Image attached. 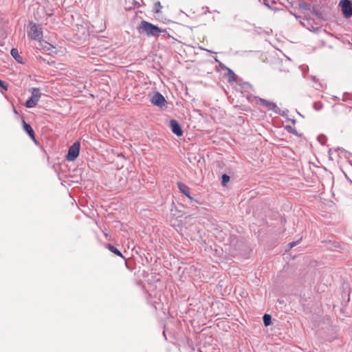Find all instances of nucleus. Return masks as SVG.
Returning <instances> with one entry per match:
<instances>
[{"label": "nucleus", "mask_w": 352, "mask_h": 352, "mask_svg": "<svg viewBox=\"0 0 352 352\" xmlns=\"http://www.w3.org/2000/svg\"><path fill=\"white\" fill-rule=\"evenodd\" d=\"M333 100H339V98H338V97H337V96H333Z\"/></svg>", "instance_id": "nucleus-24"}, {"label": "nucleus", "mask_w": 352, "mask_h": 352, "mask_svg": "<svg viewBox=\"0 0 352 352\" xmlns=\"http://www.w3.org/2000/svg\"><path fill=\"white\" fill-rule=\"evenodd\" d=\"M28 36L32 40L40 41L43 38V31L38 25L34 23L28 32Z\"/></svg>", "instance_id": "nucleus-4"}, {"label": "nucleus", "mask_w": 352, "mask_h": 352, "mask_svg": "<svg viewBox=\"0 0 352 352\" xmlns=\"http://www.w3.org/2000/svg\"><path fill=\"white\" fill-rule=\"evenodd\" d=\"M230 176L227 174H223L221 176V185L223 186H226L228 182H230Z\"/></svg>", "instance_id": "nucleus-16"}, {"label": "nucleus", "mask_w": 352, "mask_h": 352, "mask_svg": "<svg viewBox=\"0 0 352 352\" xmlns=\"http://www.w3.org/2000/svg\"><path fill=\"white\" fill-rule=\"evenodd\" d=\"M301 240V238L299 240H297L296 241H294L289 243L290 248H292L293 247L296 246L297 244L299 243V241Z\"/></svg>", "instance_id": "nucleus-21"}, {"label": "nucleus", "mask_w": 352, "mask_h": 352, "mask_svg": "<svg viewBox=\"0 0 352 352\" xmlns=\"http://www.w3.org/2000/svg\"><path fill=\"white\" fill-rule=\"evenodd\" d=\"M177 187L179 191L184 194L186 197H187L190 201H193V198L190 196V191L189 187L182 182H178L177 183Z\"/></svg>", "instance_id": "nucleus-9"}, {"label": "nucleus", "mask_w": 352, "mask_h": 352, "mask_svg": "<svg viewBox=\"0 0 352 352\" xmlns=\"http://www.w3.org/2000/svg\"><path fill=\"white\" fill-rule=\"evenodd\" d=\"M291 12V14H292L295 16V18H298V16L296 14H293L292 12Z\"/></svg>", "instance_id": "nucleus-25"}, {"label": "nucleus", "mask_w": 352, "mask_h": 352, "mask_svg": "<svg viewBox=\"0 0 352 352\" xmlns=\"http://www.w3.org/2000/svg\"><path fill=\"white\" fill-rule=\"evenodd\" d=\"M162 6H161V3L160 1H157L155 3L154 5V8H153V12H155V13H158L161 8H162Z\"/></svg>", "instance_id": "nucleus-17"}, {"label": "nucleus", "mask_w": 352, "mask_h": 352, "mask_svg": "<svg viewBox=\"0 0 352 352\" xmlns=\"http://www.w3.org/2000/svg\"><path fill=\"white\" fill-rule=\"evenodd\" d=\"M265 6H267V7L270 8V6L268 4H267L266 3H265Z\"/></svg>", "instance_id": "nucleus-26"}, {"label": "nucleus", "mask_w": 352, "mask_h": 352, "mask_svg": "<svg viewBox=\"0 0 352 352\" xmlns=\"http://www.w3.org/2000/svg\"><path fill=\"white\" fill-rule=\"evenodd\" d=\"M309 78L316 83V85L314 87L316 89L320 90L322 87V84L318 82V80L316 76H310Z\"/></svg>", "instance_id": "nucleus-15"}, {"label": "nucleus", "mask_w": 352, "mask_h": 352, "mask_svg": "<svg viewBox=\"0 0 352 352\" xmlns=\"http://www.w3.org/2000/svg\"><path fill=\"white\" fill-rule=\"evenodd\" d=\"M31 94V97L25 102V107L28 108H33L36 107L41 96L40 89L36 87L32 88Z\"/></svg>", "instance_id": "nucleus-2"}, {"label": "nucleus", "mask_w": 352, "mask_h": 352, "mask_svg": "<svg viewBox=\"0 0 352 352\" xmlns=\"http://www.w3.org/2000/svg\"><path fill=\"white\" fill-rule=\"evenodd\" d=\"M289 121H290L293 124H295L296 123V120L294 119H289Z\"/></svg>", "instance_id": "nucleus-23"}, {"label": "nucleus", "mask_w": 352, "mask_h": 352, "mask_svg": "<svg viewBox=\"0 0 352 352\" xmlns=\"http://www.w3.org/2000/svg\"><path fill=\"white\" fill-rule=\"evenodd\" d=\"M22 124L23 130L28 133L30 138L32 140L36 141L34 131L32 129V126L28 123H27L24 120H22Z\"/></svg>", "instance_id": "nucleus-10"}, {"label": "nucleus", "mask_w": 352, "mask_h": 352, "mask_svg": "<svg viewBox=\"0 0 352 352\" xmlns=\"http://www.w3.org/2000/svg\"><path fill=\"white\" fill-rule=\"evenodd\" d=\"M263 324L265 327H267L271 324L272 323V317L269 314H264L263 317Z\"/></svg>", "instance_id": "nucleus-14"}, {"label": "nucleus", "mask_w": 352, "mask_h": 352, "mask_svg": "<svg viewBox=\"0 0 352 352\" xmlns=\"http://www.w3.org/2000/svg\"><path fill=\"white\" fill-rule=\"evenodd\" d=\"M285 129H286L288 132L292 133H293V134H296V133H297L296 130L294 128L292 127L291 126H285Z\"/></svg>", "instance_id": "nucleus-18"}, {"label": "nucleus", "mask_w": 352, "mask_h": 352, "mask_svg": "<svg viewBox=\"0 0 352 352\" xmlns=\"http://www.w3.org/2000/svg\"><path fill=\"white\" fill-rule=\"evenodd\" d=\"M244 85H246V86L249 85L248 83H245Z\"/></svg>", "instance_id": "nucleus-30"}, {"label": "nucleus", "mask_w": 352, "mask_h": 352, "mask_svg": "<svg viewBox=\"0 0 352 352\" xmlns=\"http://www.w3.org/2000/svg\"><path fill=\"white\" fill-rule=\"evenodd\" d=\"M10 54H11L12 56L14 58V60L17 63H23V59L22 56H21L19 55V51H18L17 49L12 48L11 50Z\"/></svg>", "instance_id": "nucleus-11"}, {"label": "nucleus", "mask_w": 352, "mask_h": 352, "mask_svg": "<svg viewBox=\"0 0 352 352\" xmlns=\"http://www.w3.org/2000/svg\"><path fill=\"white\" fill-rule=\"evenodd\" d=\"M322 104H318L316 102L314 103V108L316 110L319 111L322 109Z\"/></svg>", "instance_id": "nucleus-20"}, {"label": "nucleus", "mask_w": 352, "mask_h": 352, "mask_svg": "<svg viewBox=\"0 0 352 352\" xmlns=\"http://www.w3.org/2000/svg\"><path fill=\"white\" fill-rule=\"evenodd\" d=\"M106 248L110 251L112 253L115 254L116 255L120 256V257H122L123 258V256H122V252L117 248H116L115 246L111 245V244H107L106 245Z\"/></svg>", "instance_id": "nucleus-12"}, {"label": "nucleus", "mask_w": 352, "mask_h": 352, "mask_svg": "<svg viewBox=\"0 0 352 352\" xmlns=\"http://www.w3.org/2000/svg\"><path fill=\"white\" fill-rule=\"evenodd\" d=\"M172 132L177 136L183 135V131L179 122L176 120H170L169 124Z\"/></svg>", "instance_id": "nucleus-8"}, {"label": "nucleus", "mask_w": 352, "mask_h": 352, "mask_svg": "<svg viewBox=\"0 0 352 352\" xmlns=\"http://www.w3.org/2000/svg\"><path fill=\"white\" fill-rule=\"evenodd\" d=\"M206 51H208V52H212V51L210 50H206Z\"/></svg>", "instance_id": "nucleus-29"}, {"label": "nucleus", "mask_w": 352, "mask_h": 352, "mask_svg": "<svg viewBox=\"0 0 352 352\" xmlns=\"http://www.w3.org/2000/svg\"><path fill=\"white\" fill-rule=\"evenodd\" d=\"M138 32L140 34L146 35L148 37H157L160 34L164 38L170 36L166 29H161L158 26L153 25L146 21H142L137 28Z\"/></svg>", "instance_id": "nucleus-1"}, {"label": "nucleus", "mask_w": 352, "mask_h": 352, "mask_svg": "<svg viewBox=\"0 0 352 352\" xmlns=\"http://www.w3.org/2000/svg\"><path fill=\"white\" fill-rule=\"evenodd\" d=\"M299 7L302 9L307 10L308 6L306 3H300Z\"/></svg>", "instance_id": "nucleus-22"}, {"label": "nucleus", "mask_w": 352, "mask_h": 352, "mask_svg": "<svg viewBox=\"0 0 352 352\" xmlns=\"http://www.w3.org/2000/svg\"><path fill=\"white\" fill-rule=\"evenodd\" d=\"M151 102L155 106L163 107L166 106L167 102L164 96L158 91L155 92L151 98Z\"/></svg>", "instance_id": "nucleus-6"}, {"label": "nucleus", "mask_w": 352, "mask_h": 352, "mask_svg": "<svg viewBox=\"0 0 352 352\" xmlns=\"http://www.w3.org/2000/svg\"><path fill=\"white\" fill-rule=\"evenodd\" d=\"M0 87H2L4 90H8V86L6 82L1 80H0Z\"/></svg>", "instance_id": "nucleus-19"}, {"label": "nucleus", "mask_w": 352, "mask_h": 352, "mask_svg": "<svg viewBox=\"0 0 352 352\" xmlns=\"http://www.w3.org/2000/svg\"><path fill=\"white\" fill-rule=\"evenodd\" d=\"M339 6L342 8L343 15L345 18L352 16V3L349 0H341Z\"/></svg>", "instance_id": "nucleus-7"}, {"label": "nucleus", "mask_w": 352, "mask_h": 352, "mask_svg": "<svg viewBox=\"0 0 352 352\" xmlns=\"http://www.w3.org/2000/svg\"><path fill=\"white\" fill-rule=\"evenodd\" d=\"M228 70V77L229 82H235L236 80L237 76L235 73L230 68L226 67Z\"/></svg>", "instance_id": "nucleus-13"}, {"label": "nucleus", "mask_w": 352, "mask_h": 352, "mask_svg": "<svg viewBox=\"0 0 352 352\" xmlns=\"http://www.w3.org/2000/svg\"><path fill=\"white\" fill-rule=\"evenodd\" d=\"M80 144L78 141L75 142L68 149L66 160L69 162L74 161L79 155Z\"/></svg>", "instance_id": "nucleus-3"}, {"label": "nucleus", "mask_w": 352, "mask_h": 352, "mask_svg": "<svg viewBox=\"0 0 352 352\" xmlns=\"http://www.w3.org/2000/svg\"><path fill=\"white\" fill-rule=\"evenodd\" d=\"M163 335L166 338V333H165V331L163 332Z\"/></svg>", "instance_id": "nucleus-28"}, {"label": "nucleus", "mask_w": 352, "mask_h": 352, "mask_svg": "<svg viewBox=\"0 0 352 352\" xmlns=\"http://www.w3.org/2000/svg\"><path fill=\"white\" fill-rule=\"evenodd\" d=\"M259 104L262 106H264L267 107L269 110H272L273 112L279 114L280 116L284 115V111H281L279 107H277V105L271 101L267 100L265 99L259 98Z\"/></svg>", "instance_id": "nucleus-5"}, {"label": "nucleus", "mask_w": 352, "mask_h": 352, "mask_svg": "<svg viewBox=\"0 0 352 352\" xmlns=\"http://www.w3.org/2000/svg\"><path fill=\"white\" fill-rule=\"evenodd\" d=\"M214 60H215L216 62H219V60H218V59H217V58H214Z\"/></svg>", "instance_id": "nucleus-27"}]
</instances>
